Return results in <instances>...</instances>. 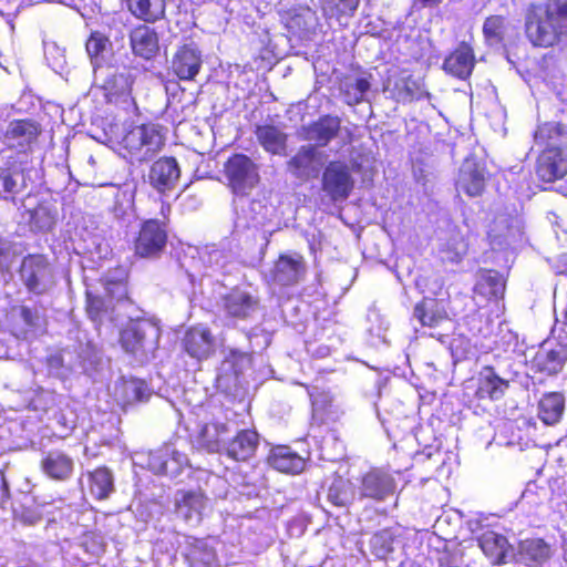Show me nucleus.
<instances>
[{
    "label": "nucleus",
    "instance_id": "39448f33",
    "mask_svg": "<svg viewBox=\"0 0 567 567\" xmlns=\"http://www.w3.org/2000/svg\"><path fill=\"white\" fill-rule=\"evenodd\" d=\"M355 181L350 166L342 161L329 162L322 172L321 189L333 203L347 200L354 189Z\"/></svg>",
    "mask_w": 567,
    "mask_h": 567
},
{
    "label": "nucleus",
    "instance_id": "e433bc0d",
    "mask_svg": "<svg viewBox=\"0 0 567 567\" xmlns=\"http://www.w3.org/2000/svg\"><path fill=\"white\" fill-rule=\"evenodd\" d=\"M80 547L90 558H100L106 549V543L103 535L97 530H86L80 537Z\"/></svg>",
    "mask_w": 567,
    "mask_h": 567
},
{
    "label": "nucleus",
    "instance_id": "f257e3e1",
    "mask_svg": "<svg viewBox=\"0 0 567 567\" xmlns=\"http://www.w3.org/2000/svg\"><path fill=\"white\" fill-rule=\"evenodd\" d=\"M524 32L534 48H554L567 39V0L532 2L524 13Z\"/></svg>",
    "mask_w": 567,
    "mask_h": 567
},
{
    "label": "nucleus",
    "instance_id": "58836bf2",
    "mask_svg": "<svg viewBox=\"0 0 567 567\" xmlns=\"http://www.w3.org/2000/svg\"><path fill=\"white\" fill-rule=\"evenodd\" d=\"M85 312L89 319L97 327H101L105 315L107 313V305L105 299L92 291H85Z\"/></svg>",
    "mask_w": 567,
    "mask_h": 567
},
{
    "label": "nucleus",
    "instance_id": "7c9ffc66",
    "mask_svg": "<svg viewBox=\"0 0 567 567\" xmlns=\"http://www.w3.org/2000/svg\"><path fill=\"white\" fill-rule=\"evenodd\" d=\"M89 489L90 493L99 501L105 499L114 489L113 476L111 471L101 466L89 472Z\"/></svg>",
    "mask_w": 567,
    "mask_h": 567
},
{
    "label": "nucleus",
    "instance_id": "5701e85b",
    "mask_svg": "<svg viewBox=\"0 0 567 567\" xmlns=\"http://www.w3.org/2000/svg\"><path fill=\"white\" fill-rule=\"evenodd\" d=\"M305 272L306 267L301 255L282 254L275 264L272 276L276 281L285 286H291L297 284Z\"/></svg>",
    "mask_w": 567,
    "mask_h": 567
},
{
    "label": "nucleus",
    "instance_id": "6e6d98bb",
    "mask_svg": "<svg viewBox=\"0 0 567 567\" xmlns=\"http://www.w3.org/2000/svg\"><path fill=\"white\" fill-rule=\"evenodd\" d=\"M305 21L300 14H295L290 17L288 21V28L290 29H301L305 25Z\"/></svg>",
    "mask_w": 567,
    "mask_h": 567
},
{
    "label": "nucleus",
    "instance_id": "79ce46f5",
    "mask_svg": "<svg viewBox=\"0 0 567 567\" xmlns=\"http://www.w3.org/2000/svg\"><path fill=\"white\" fill-rule=\"evenodd\" d=\"M104 290L110 299L118 302H131L128 290V274L125 272L121 278H107L104 282Z\"/></svg>",
    "mask_w": 567,
    "mask_h": 567
},
{
    "label": "nucleus",
    "instance_id": "a878e982",
    "mask_svg": "<svg viewBox=\"0 0 567 567\" xmlns=\"http://www.w3.org/2000/svg\"><path fill=\"white\" fill-rule=\"evenodd\" d=\"M176 501V509L186 520L200 517L207 504V496L200 489L179 491Z\"/></svg>",
    "mask_w": 567,
    "mask_h": 567
},
{
    "label": "nucleus",
    "instance_id": "ddd939ff",
    "mask_svg": "<svg viewBox=\"0 0 567 567\" xmlns=\"http://www.w3.org/2000/svg\"><path fill=\"white\" fill-rule=\"evenodd\" d=\"M341 130V118L338 115L323 114L318 120L301 127V138L315 141L318 146H327Z\"/></svg>",
    "mask_w": 567,
    "mask_h": 567
},
{
    "label": "nucleus",
    "instance_id": "1a4fd4ad",
    "mask_svg": "<svg viewBox=\"0 0 567 567\" xmlns=\"http://www.w3.org/2000/svg\"><path fill=\"white\" fill-rule=\"evenodd\" d=\"M42 131L41 123L34 118H14L9 122L3 136L8 141L16 142L13 146L20 152L27 153L38 144Z\"/></svg>",
    "mask_w": 567,
    "mask_h": 567
},
{
    "label": "nucleus",
    "instance_id": "37998d69",
    "mask_svg": "<svg viewBox=\"0 0 567 567\" xmlns=\"http://www.w3.org/2000/svg\"><path fill=\"white\" fill-rule=\"evenodd\" d=\"M533 362L537 365L539 371L546 372L547 374L556 373L561 368L559 354L554 350L537 352Z\"/></svg>",
    "mask_w": 567,
    "mask_h": 567
},
{
    "label": "nucleus",
    "instance_id": "c756f323",
    "mask_svg": "<svg viewBox=\"0 0 567 567\" xmlns=\"http://www.w3.org/2000/svg\"><path fill=\"white\" fill-rule=\"evenodd\" d=\"M476 290L488 298L499 300L505 292V280L497 270L482 269Z\"/></svg>",
    "mask_w": 567,
    "mask_h": 567
},
{
    "label": "nucleus",
    "instance_id": "3c124183",
    "mask_svg": "<svg viewBox=\"0 0 567 567\" xmlns=\"http://www.w3.org/2000/svg\"><path fill=\"white\" fill-rule=\"evenodd\" d=\"M42 217H47L50 219L49 212L44 207H37V208L30 210V223L32 225H34L39 229H43L45 226H48V228H49L51 226V221L48 223V225L41 224L40 218H42Z\"/></svg>",
    "mask_w": 567,
    "mask_h": 567
},
{
    "label": "nucleus",
    "instance_id": "864d4df0",
    "mask_svg": "<svg viewBox=\"0 0 567 567\" xmlns=\"http://www.w3.org/2000/svg\"><path fill=\"white\" fill-rule=\"evenodd\" d=\"M353 87L359 93L357 102L361 101L363 95L370 90V82L365 78H358L353 83Z\"/></svg>",
    "mask_w": 567,
    "mask_h": 567
},
{
    "label": "nucleus",
    "instance_id": "c85d7f7f",
    "mask_svg": "<svg viewBox=\"0 0 567 567\" xmlns=\"http://www.w3.org/2000/svg\"><path fill=\"white\" fill-rule=\"evenodd\" d=\"M565 410V400L560 393L550 392L543 395L538 403V417L548 425L559 422Z\"/></svg>",
    "mask_w": 567,
    "mask_h": 567
},
{
    "label": "nucleus",
    "instance_id": "b1692460",
    "mask_svg": "<svg viewBox=\"0 0 567 567\" xmlns=\"http://www.w3.org/2000/svg\"><path fill=\"white\" fill-rule=\"evenodd\" d=\"M478 546L492 565L505 561L509 544L507 538L494 530H485L478 537Z\"/></svg>",
    "mask_w": 567,
    "mask_h": 567
},
{
    "label": "nucleus",
    "instance_id": "9b49d317",
    "mask_svg": "<svg viewBox=\"0 0 567 567\" xmlns=\"http://www.w3.org/2000/svg\"><path fill=\"white\" fill-rule=\"evenodd\" d=\"M215 337L210 329L203 324L190 326L182 338L183 350L192 358L205 360L215 352Z\"/></svg>",
    "mask_w": 567,
    "mask_h": 567
},
{
    "label": "nucleus",
    "instance_id": "bb28decb",
    "mask_svg": "<svg viewBox=\"0 0 567 567\" xmlns=\"http://www.w3.org/2000/svg\"><path fill=\"white\" fill-rule=\"evenodd\" d=\"M113 50L109 35L101 31H91L85 41V51L94 70L101 68L106 61L107 53Z\"/></svg>",
    "mask_w": 567,
    "mask_h": 567
},
{
    "label": "nucleus",
    "instance_id": "4468645a",
    "mask_svg": "<svg viewBox=\"0 0 567 567\" xmlns=\"http://www.w3.org/2000/svg\"><path fill=\"white\" fill-rule=\"evenodd\" d=\"M475 63L474 49L468 42L461 41L457 47L447 54L442 68L445 73L460 80H466L471 76Z\"/></svg>",
    "mask_w": 567,
    "mask_h": 567
},
{
    "label": "nucleus",
    "instance_id": "2f4dec72",
    "mask_svg": "<svg viewBox=\"0 0 567 567\" xmlns=\"http://www.w3.org/2000/svg\"><path fill=\"white\" fill-rule=\"evenodd\" d=\"M144 395V383L136 379H122L115 384L114 396L122 405L140 402Z\"/></svg>",
    "mask_w": 567,
    "mask_h": 567
},
{
    "label": "nucleus",
    "instance_id": "473e14b6",
    "mask_svg": "<svg viewBox=\"0 0 567 567\" xmlns=\"http://www.w3.org/2000/svg\"><path fill=\"white\" fill-rule=\"evenodd\" d=\"M130 9L137 19L150 23L158 21L165 14L164 0H136Z\"/></svg>",
    "mask_w": 567,
    "mask_h": 567
},
{
    "label": "nucleus",
    "instance_id": "9d476101",
    "mask_svg": "<svg viewBox=\"0 0 567 567\" xmlns=\"http://www.w3.org/2000/svg\"><path fill=\"white\" fill-rule=\"evenodd\" d=\"M203 65V54L194 42L184 43L175 51L171 70L181 81H193Z\"/></svg>",
    "mask_w": 567,
    "mask_h": 567
},
{
    "label": "nucleus",
    "instance_id": "f03ea898",
    "mask_svg": "<svg viewBox=\"0 0 567 567\" xmlns=\"http://www.w3.org/2000/svg\"><path fill=\"white\" fill-rule=\"evenodd\" d=\"M161 328L146 318H131L118 332L122 350L135 358L146 357L158 347Z\"/></svg>",
    "mask_w": 567,
    "mask_h": 567
},
{
    "label": "nucleus",
    "instance_id": "de8ad7c7",
    "mask_svg": "<svg viewBox=\"0 0 567 567\" xmlns=\"http://www.w3.org/2000/svg\"><path fill=\"white\" fill-rule=\"evenodd\" d=\"M462 240L452 238L447 240L441 248V252L444 255V258L453 264H458L462 261L464 255L466 254V249L463 246L460 248Z\"/></svg>",
    "mask_w": 567,
    "mask_h": 567
},
{
    "label": "nucleus",
    "instance_id": "412c9836",
    "mask_svg": "<svg viewBox=\"0 0 567 567\" xmlns=\"http://www.w3.org/2000/svg\"><path fill=\"white\" fill-rule=\"evenodd\" d=\"M458 183L467 196H481L486 187L485 165L474 158H466L460 169Z\"/></svg>",
    "mask_w": 567,
    "mask_h": 567
},
{
    "label": "nucleus",
    "instance_id": "0eeeda50",
    "mask_svg": "<svg viewBox=\"0 0 567 567\" xmlns=\"http://www.w3.org/2000/svg\"><path fill=\"white\" fill-rule=\"evenodd\" d=\"M20 278L29 292L43 295L47 291V280L52 270L48 257L43 254H28L19 267Z\"/></svg>",
    "mask_w": 567,
    "mask_h": 567
},
{
    "label": "nucleus",
    "instance_id": "dca6fc26",
    "mask_svg": "<svg viewBox=\"0 0 567 567\" xmlns=\"http://www.w3.org/2000/svg\"><path fill=\"white\" fill-rule=\"evenodd\" d=\"M135 76L127 68L115 70L104 80L101 89L107 103H118L121 101H133L132 92Z\"/></svg>",
    "mask_w": 567,
    "mask_h": 567
},
{
    "label": "nucleus",
    "instance_id": "a19ab883",
    "mask_svg": "<svg viewBox=\"0 0 567 567\" xmlns=\"http://www.w3.org/2000/svg\"><path fill=\"white\" fill-rule=\"evenodd\" d=\"M520 548H524L526 557L537 564L546 561L550 555V545L542 538H529L520 543Z\"/></svg>",
    "mask_w": 567,
    "mask_h": 567
},
{
    "label": "nucleus",
    "instance_id": "7ed1b4c3",
    "mask_svg": "<svg viewBox=\"0 0 567 567\" xmlns=\"http://www.w3.org/2000/svg\"><path fill=\"white\" fill-rule=\"evenodd\" d=\"M165 145V136L155 124H141L127 128L118 141L123 156L146 158L159 152Z\"/></svg>",
    "mask_w": 567,
    "mask_h": 567
},
{
    "label": "nucleus",
    "instance_id": "4be33fe9",
    "mask_svg": "<svg viewBox=\"0 0 567 567\" xmlns=\"http://www.w3.org/2000/svg\"><path fill=\"white\" fill-rule=\"evenodd\" d=\"M413 316L422 327L436 328L449 319L443 302L436 298L423 297L415 303Z\"/></svg>",
    "mask_w": 567,
    "mask_h": 567
},
{
    "label": "nucleus",
    "instance_id": "f3484780",
    "mask_svg": "<svg viewBox=\"0 0 567 567\" xmlns=\"http://www.w3.org/2000/svg\"><path fill=\"white\" fill-rule=\"evenodd\" d=\"M567 173V157L560 147L544 148L537 158L536 174L545 183L563 178Z\"/></svg>",
    "mask_w": 567,
    "mask_h": 567
},
{
    "label": "nucleus",
    "instance_id": "4c0bfd02",
    "mask_svg": "<svg viewBox=\"0 0 567 567\" xmlns=\"http://www.w3.org/2000/svg\"><path fill=\"white\" fill-rule=\"evenodd\" d=\"M316 158V148L312 145L301 146L289 162L288 167L297 177H303Z\"/></svg>",
    "mask_w": 567,
    "mask_h": 567
},
{
    "label": "nucleus",
    "instance_id": "bf43d9fd",
    "mask_svg": "<svg viewBox=\"0 0 567 567\" xmlns=\"http://www.w3.org/2000/svg\"><path fill=\"white\" fill-rule=\"evenodd\" d=\"M423 6H437L442 0H420Z\"/></svg>",
    "mask_w": 567,
    "mask_h": 567
},
{
    "label": "nucleus",
    "instance_id": "ea45409f",
    "mask_svg": "<svg viewBox=\"0 0 567 567\" xmlns=\"http://www.w3.org/2000/svg\"><path fill=\"white\" fill-rule=\"evenodd\" d=\"M19 315L28 332L45 331L48 327L47 316L30 306H19Z\"/></svg>",
    "mask_w": 567,
    "mask_h": 567
},
{
    "label": "nucleus",
    "instance_id": "49530a36",
    "mask_svg": "<svg viewBox=\"0 0 567 567\" xmlns=\"http://www.w3.org/2000/svg\"><path fill=\"white\" fill-rule=\"evenodd\" d=\"M225 308L231 317H245L248 311V296L228 295L225 299Z\"/></svg>",
    "mask_w": 567,
    "mask_h": 567
},
{
    "label": "nucleus",
    "instance_id": "a18cd8bd",
    "mask_svg": "<svg viewBox=\"0 0 567 567\" xmlns=\"http://www.w3.org/2000/svg\"><path fill=\"white\" fill-rule=\"evenodd\" d=\"M17 193V181L10 168H0V199L13 200Z\"/></svg>",
    "mask_w": 567,
    "mask_h": 567
},
{
    "label": "nucleus",
    "instance_id": "5fc2aeb1",
    "mask_svg": "<svg viewBox=\"0 0 567 567\" xmlns=\"http://www.w3.org/2000/svg\"><path fill=\"white\" fill-rule=\"evenodd\" d=\"M9 498V487L4 474L0 472V506L3 505Z\"/></svg>",
    "mask_w": 567,
    "mask_h": 567
},
{
    "label": "nucleus",
    "instance_id": "423d86ee",
    "mask_svg": "<svg viewBox=\"0 0 567 567\" xmlns=\"http://www.w3.org/2000/svg\"><path fill=\"white\" fill-rule=\"evenodd\" d=\"M396 492V482L385 470L372 467L359 477L358 498L383 502Z\"/></svg>",
    "mask_w": 567,
    "mask_h": 567
},
{
    "label": "nucleus",
    "instance_id": "603ef678",
    "mask_svg": "<svg viewBox=\"0 0 567 567\" xmlns=\"http://www.w3.org/2000/svg\"><path fill=\"white\" fill-rule=\"evenodd\" d=\"M340 13L352 16L359 7V0H339Z\"/></svg>",
    "mask_w": 567,
    "mask_h": 567
},
{
    "label": "nucleus",
    "instance_id": "8fccbe9b",
    "mask_svg": "<svg viewBox=\"0 0 567 567\" xmlns=\"http://www.w3.org/2000/svg\"><path fill=\"white\" fill-rule=\"evenodd\" d=\"M246 442H248V437L244 430L229 444L228 454L235 460H246Z\"/></svg>",
    "mask_w": 567,
    "mask_h": 567
},
{
    "label": "nucleus",
    "instance_id": "72a5a7b5",
    "mask_svg": "<svg viewBox=\"0 0 567 567\" xmlns=\"http://www.w3.org/2000/svg\"><path fill=\"white\" fill-rule=\"evenodd\" d=\"M564 134V127L559 123L545 122L537 126L534 133L535 143L544 148L559 147L558 141Z\"/></svg>",
    "mask_w": 567,
    "mask_h": 567
},
{
    "label": "nucleus",
    "instance_id": "cd10ccee",
    "mask_svg": "<svg viewBox=\"0 0 567 567\" xmlns=\"http://www.w3.org/2000/svg\"><path fill=\"white\" fill-rule=\"evenodd\" d=\"M185 559L190 567H212L217 561V554L205 540L194 539L186 547Z\"/></svg>",
    "mask_w": 567,
    "mask_h": 567
},
{
    "label": "nucleus",
    "instance_id": "20e7f679",
    "mask_svg": "<svg viewBox=\"0 0 567 567\" xmlns=\"http://www.w3.org/2000/svg\"><path fill=\"white\" fill-rule=\"evenodd\" d=\"M167 243V224L156 218L145 219L133 238V255L137 259H157L165 251Z\"/></svg>",
    "mask_w": 567,
    "mask_h": 567
},
{
    "label": "nucleus",
    "instance_id": "aec40b11",
    "mask_svg": "<svg viewBox=\"0 0 567 567\" xmlns=\"http://www.w3.org/2000/svg\"><path fill=\"white\" fill-rule=\"evenodd\" d=\"M267 463L280 473L297 475L306 468L307 460L288 445H276L270 449Z\"/></svg>",
    "mask_w": 567,
    "mask_h": 567
},
{
    "label": "nucleus",
    "instance_id": "c9c22d12",
    "mask_svg": "<svg viewBox=\"0 0 567 567\" xmlns=\"http://www.w3.org/2000/svg\"><path fill=\"white\" fill-rule=\"evenodd\" d=\"M256 134L260 144L268 152L277 154L285 148L286 136L277 127L271 125L258 126Z\"/></svg>",
    "mask_w": 567,
    "mask_h": 567
},
{
    "label": "nucleus",
    "instance_id": "6e6552de",
    "mask_svg": "<svg viewBox=\"0 0 567 567\" xmlns=\"http://www.w3.org/2000/svg\"><path fill=\"white\" fill-rule=\"evenodd\" d=\"M225 185L233 194V203L243 200L248 194V156L231 154L223 166Z\"/></svg>",
    "mask_w": 567,
    "mask_h": 567
},
{
    "label": "nucleus",
    "instance_id": "2eb2a0df",
    "mask_svg": "<svg viewBox=\"0 0 567 567\" xmlns=\"http://www.w3.org/2000/svg\"><path fill=\"white\" fill-rule=\"evenodd\" d=\"M40 470L50 480L64 482L73 475L74 460L63 450H49L42 454Z\"/></svg>",
    "mask_w": 567,
    "mask_h": 567
},
{
    "label": "nucleus",
    "instance_id": "c03bdc74",
    "mask_svg": "<svg viewBox=\"0 0 567 567\" xmlns=\"http://www.w3.org/2000/svg\"><path fill=\"white\" fill-rule=\"evenodd\" d=\"M458 326L463 328L468 334L477 336L483 331V318L478 309H471L458 319Z\"/></svg>",
    "mask_w": 567,
    "mask_h": 567
},
{
    "label": "nucleus",
    "instance_id": "09e8293b",
    "mask_svg": "<svg viewBox=\"0 0 567 567\" xmlns=\"http://www.w3.org/2000/svg\"><path fill=\"white\" fill-rule=\"evenodd\" d=\"M402 92L404 94V97L410 101H419L429 95L425 92L423 85L412 76H408L404 79Z\"/></svg>",
    "mask_w": 567,
    "mask_h": 567
},
{
    "label": "nucleus",
    "instance_id": "4d7b16f0",
    "mask_svg": "<svg viewBox=\"0 0 567 567\" xmlns=\"http://www.w3.org/2000/svg\"><path fill=\"white\" fill-rule=\"evenodd\" d=\"M161 214H162V216H163V218H164V220H163V221H165V223L167 224V221H168V216H169V214H171V205H169V203H167V202H162V206H161Z\"/></svg>",
    "mask_w": 567,
    "mask_h": 567
},
{
    "label": "nucleus",
    "instance_id": "393cba45",
    "mask_svg": "<svg viewBox=\"0 0 567 567\" xmlns=\"http://www.w3.org/2000/svg\"><path fill=\"white\" fill-rule=\"evenodd\" d=\"M358 498V487L341 475H336L328 486L327 499L334 507H349Z\"/></svg>",
    "mask_w": 567,
    "mask_h": 567
},
{
    "label": "nucleus",
    "instance_id": "a211bd4d",
    "mask_svg": "<svg viewBox=\"0 0 567 567\" xmlns=\"http://www.w3.org/2000/svg\"><path fill=\"white\" fill-rule=\"evenodd\" d=\"M132 53L143 60H152L159 52V37L154 28L146 24L135 25L128 33Z\"/></svg>",
    "mask_w": 567,
    "mask_h": 567
},
{
    "label": "nucleus",
    "instance_id": "6ab92c4d",
    "mask_svg": "<svg viewBox=\"0 0 567 567\" xmlns=\"http://www.w3.org/2000/svg\"><path fill=\"white\" fill-rule=\"evenodd\" d=\"M509 389V381L501 378L494 367L485 365L478 373L476 379V389L474 396L482 400L498 401Z\"/></svg>",
    "mask_w": 567,
    "mask_h": 567
},
{
    "label": "nucleus",
    "instance_id": "f704fd0d",
    "mask_svg": "<svg viewBox=\"0 0 567 567\" xmlns=\"http://www.w3.org/2000/svg\"><path fill=\"white\" fill-rule=\"evenodd\" d=\"M485 41L488 44H501L506 35V18L502 14L488 16L482 28Z\"/></svg>",
    "mask_w": 567,
    "mask_h": 567
},
{
    "label": "nucleus",
    "instance_id": "13d9d810",
    "mask_svg": "<svg viewBox=\"0 0 567 567\" xmlns=\"http://www.w3.org/2000/svg\"><path fill=\"white\" fill-rule=\"evenodd\" d=\"M10 255V247L6 245H0V261L2 259H7Z\"/></svg>",
    "mask_w": 567,
    "mask_h": 567
},
{
    "label": "nucleus",
    "instance_id": "f8f14e48",
    "mask_svg": "<svg viewBox=\"0 0 567 567\" xmlns=\"http://www.w3.org/2000/svg\"><path fill=\"white\" fill-rule=\"evenodd\" d=\"M181 177V168L175 157L162 156L156 159L148 172L151 186L159 194L172 190Z\"/></svg>",
    "mask_w": 567,
    "mask_h": 567
},
{
    "label": "nucleus",
    "instance_id": "052dcab7",
    "mask_svg": "<svg viewBox=\"0 0 567 567\" xmlns=\"http://www.w3.org/2000/svg\"><path fill=\"white\" fill-rule=\"evenodd\" d=\"M217 443L216 442H213V443H207L206 446L210 450H213L214 447H216Z\"/></svg>",
    "mask_w": 567,
    "mask_h": 567
},
{
    "label": "nucleus",
    "instance_id": "680f3d73",
    "mask_svg": "<svg viewBox=\"0 0 567 567\" xmlns=\"http://www.w3.org/2000/svg\"><path fill=\"white\" fill-rule=\"evenodd\" d=\"M206 430H207V425L205 424V425L203 426V431H202V432L204 433V432H206Z\"/></svg>",
    "mask_w": 567,
    "mask_h": 567
}]
</instances>
